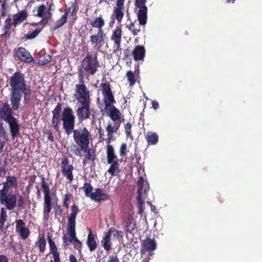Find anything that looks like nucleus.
Here are the masks:
<instances>
[{
	"instance_id": "13d9d810",
	"label": "nucleus",
	"mask_w": 262,
	"mask_h": 262,
	"mask_svg": "<svg viewBox=\"0 0 262 262\" xmlns=\"http://www.w3.org/2000/svg\"><path fill=\"white\" fill-rule=\"evenodd\" d=\"M44 133L47 135L48 139L51 142L54 141V137L52 132L49 130H46Z\"/></svg>"
},
{
	"instance_id": "bb28decb",
	"label": "nucleus",
	"mask_w": 262,
	"mask_h": 262,
	"mask_svg": "<svg viewBox=\"0 0 262 262\" xmlns=\"http://www.w3.org/2000/svg\"><path fill=\"white\" fill-rule=\"evenodd\" d=\"M132 55L135 61L143 60L145 56V49L143 46H136L133 52Z\"/></svg>"
},
{
	"instance_id": "393cba45",
	"label": "nucleus",
	"mask_w": 262,
	"mask_h": 262,
	"mask_svg": "<svg viewBox=\"0 0 262 262\" xmlns=\"http://www.w3.org/2000/svg\"><path fill=\"white\" fill-rule=\"evenodd\" d=\"M137 224L135 219L132 215H128L126 220L125 221V232L133 234V232L136 229Z\"/></svg>"
},
{
	"instance_id": "69168bd1",
	"label": "nucleus",
	"mask_w": 262,
	"mask_h": 262,
	"mask_svg": "<svg viewBox=\"0 0 262 262\" xmlns=\"http://www.w3.org/2000/svg\"><path fill=\"white\" fill-rule=\"evenodd\" d=\"M0 262H9V259L6 255H0Z\"/></svg>"
},
{
	"instance_id": "ddd939ff",
	"label": "nucleus",
	"mask_w": 262,
	"mask_h": 262,
	"mask_svg": "<svg viewBox=\"0 0 262 262\" xmlns=\"http://www.w3.org/2000/svg\"><path fill=\"white\" fill-rule=\"evenodd\" d=\"M75 85V92L78 95V102H91L90 92L84 84V79L82 82Z\"/></svg>"
},
{
	"instance_id": "c03bdc74",
	"label": "nucleus",
	"mask_w": 262,
	"mask_h": 262,
	"mask_svg": "<svg viewBox=\"0 0 262 262\" xmlns=\"http://www.w3.org/2000/svg\"><path fill=\"white\" fill-rule=\"evenodd\" d=\"M16 202V207H17L18 209H24L25 208L26 201L22 195H19L18 197L17 196Z\"/></svg>"
},
{
	"instance_id": "a18cd8bd",
	"label": "nucleus",
	"mask_w": 262,
	"mask_h": 262,
	"mask_svg": "<svg viewBox=\"0 0 262 262\" xmlns=\"http://www.w3.org/2000/svg\"><path fill=\"white\" fill-rule=\"evenodd\" d=\"M101 91L102 95L112 93L111 85L108 82L101 84Z\"/></svg>"
},
{
	"instance_id": "052dcab7",
	"label": "nucleus",
	"mask_w": 262,
	"mask_h": 262,
	"mask_svg": "<svg viewBox=\"0 0 262 262\" xmlns=\"http://www.w3.org/2000/svg\"><path fill=\"white\" fill-rule=\"evenodd\" d=\"M107 262H120L119 259L116 255L109 256Z\"/></svg>"
},
{
	"instance_id": "2f4dec72",
	"label": "nucleus",
	"mask_w": 262,
	"mask_h": 262,
	"mask_svg": "<svg viewBox=\"0 0 262 262\" xmlns=\"http://www.w3.org/2000/svg\"><path fill=\"white\" fill-rule=\"evenodd\" d=\"M28 17V13L26 10L15 14L13 17V25L15 27L25 20Z\"/></svg>"
},
{
	"instance_id": "1a4fd4ad",
	"label": "nucleus",
	"mask_w": 262,
	"mask_h": 262,
	"mask_svg": "<svg viewBox=\"0 0 262 262\" xmlns=\"http://www.w3.org/2000/svg\"><path fill=\"white\" fill-rule=\"evenodd\" d=\"M138 190H137V207L138 209V214H142L144 210V204L145 202L143 198L144 195H146L148 188V186H147V184H144L143 178L140 177L138 181Z\"/></svg>"
},
{
	"instance_id": "423d86ee",
	"label": "nucleus",
	"mask_w": 262,
	"mask_h": 262,
	"mask_svg": "<svg viewBox=\"0 0 262 262\" xmlns=\"http://www.w3.org/2000/svg\"><path fill=\"white\" fill-rule=\"evenodd\" d=\"M72 133L74 140L77 146L82 148L84 147H89L92 135L86 127H80L74 129Z\"/></svg>"
},
{
	"instance_id": "f257e3e1",
	"label": "nucleus",
	"mask_w": 262,
	"mask_h": 262,
	"mask_svg": "<svg viewBox=\"0 0 262 262\" xmlns=\"http://www.w3.org/2000/svg\"><path fill=\"white\" fill-rule=\"evenodd\" d=\"M3 188L0 189V204L7 210H12L16 207L17 195L9 192L10 190L15 189L18 186V180L15 176H8L6 181L2 183Z\"/></svg>"
},
{
	"instance_id": "b1692460",
	"label": "nucleus",
	"mask_w": 262,
	"mask_h": 262,
	"mask_svg": "<svg viewBox=\"0 0 262 262\" xmlns=\"http://www.w3.org/2000/svg\"><path fill=\"white\" fill-rule=\"evenodd\" d=\"M122 30L121 27H117L113 31L112 35L111 37L115 45L116 49L115 51L120 50L121 37H122Z\"/></svg>"
},
{
	"instance_id": "39448f33",
	"label": "nucleus",
	"mask_w": 262,
	"mask_h": 262,
	"mask_svg": "<svg viewBox=\"0 0 262 262\" xmlns=\"http://www.w3.org/2000/svg\"><path fill=\"white\" fill-rule=\"evenodd\" d=\"M61 119L64 133L68 136L71 135L74 130L75 124V116L72 108L69 106L63 108Z\"/></svg>"
},
{
	"instance_id": "2eb2a0df",
	"label": "nucleus",
	"mask_w": 262,
	"mask_h": 262,
	"mask_svg": "<svg viewBox=\"0 0 262 262\" xmlns=\"http://www.w3.org/2000/svg\"><path fill=\"white\" fill-rule=\"evenodd\" d=\"M70 161L67 157L62 158L61 163V169L62 175L71 183L74 179L73 171L74 167L72 164H69Z\"/></svg>"
},
{
	"instance_id": "ea45409f",
	"label": "nucleus",
	"mask_w": 262,
	"mask_h": 262,
	"mask_svg": "<svg viewBox=\"0 0 262 262\" xmlns=\"http://www.w3.org/2000/svg\"><path fill=\"white\" fill-rule=\"evenodd\" d=\"M36 245L38 247L40 253H43L45 251L46 246V241L44 235L39 238L36 243Z\"/></svg>"
},
{
	"instance_id": "f704fd0d",
	"label": "nucleus",
	"mask_w": 262,
	"mask_h": 262,
	"mask_svg": "<svg viewBox=\"0 0 262 262\" xmlns=\"http://www.w3.org/2000/svg\"><path fill=\"white\" fill-rule=\"evenodd\" d=\"M139 71H135L133 72L132 71L127 72L126 77L130 86H133L135 84L137 76H139Z\"/></svg>"
},
{
	"instance_id": "f03ea898",
	"label": "nucleus",
	"mask_w": 262,
	"mask_h": 262,
	"mask_svg": "<svg viewBox=\"0 0 262 262\" xmlns=\"http://www.w3.org/2000/svg\"><path fill=\"white\" fill-rule=\"evenodd\" d=\"M100 64L97 55L94 57L90 53L82 59L81 67L78 70L79 82L83 81L84 72L94 75L98 70Z\"/></svg>"
},
{
	"instance_id": "4be33fe9",
	"label": "nucleus",
	"mask_w": 262,
	"mask_h": 262,
	"mask_svg": "<svg viewBox=\"0 0 262 262\" xmlns=\"http://www.w3.org/2000/svg\"><path fill=\"white\" fill-rule=\"evenodd\" d=\"M157 248V244L154 238H147L141 244V252L142 254L145 252H152Z\"/></svg>"
},
{
	"instance_id": "412c9836",
	"label": "nucleus",
	"mask_w": 262,
	"mask_h": 262,
	"mask_svg": "<svg viewBox=\"0 0 262 262\" xmlns=\"http://www.w3.org/2000/svg\"><path fill=\"white\" fill-rule=\"evenodd\" d=\"M107 163L110 164V166L107 170V172L112 176H114L117 171L119 170V164L117 156L115 155L110 158L107 159Z\"/></svg>"
},
{
	"instance_id": "774afa93",
	"label": "nucleus",
	"mask_w": 262,
	"mask_h": 262,
	"mask_svg": "<svg viewBox=\"0 0 262 262\" xmlns=\"http://www.w3.org/2000/svg\"><path fill=\"white\" fill-rule=\"evenodd\" d=\"M152 104V107L154 110H157L159 107V103L157 101L154 100L151 102Z\"/></svg>"
},
{
	"instance_id": "9d476101",
	"label": "nucleus",
	"mask_w": 262,
	"mask_h": 262,
	"mask_svg": "<svg viewBox=\"0 0 262 262\" xmlns=\"http://www.w3.org/2000/svg\"><path fill=\"white\" fill-rule=\"evenodd\" d=\"M71 151L80 157L82 156V151H83L85 154V158L92 162H94L96 159L95 149L88 148V147H84L82 148H79L76 144H72L71 146Z\"/></svg>"
},
{
	"instance_id": "5fc2aeb1",
	"label": "nucleus",
	"mask_w": 262,
	"mask_h": 262,
	"mask_svg": "<svg viewBox=\"0 0 262 262\" xmlns=\"http://www.w3.org/2000/svg\"><path fill=\"white\" fill-rule=\"evenodd\" d=\"M7 11V5L6 4V1L4 0L3 4L1 6V15L3 17L6 16Z\"/></svg>"
},
{
	"instance_id": "7c9ffc66",
	"label": "nucleus",
	"mask_w": 262,
	"mask_h": 262,
	"mask_svg": "<svg viewBox=\"0 0 262 262\" xmlns=\"http://www.w3.org/2000/svg\"><path fill=\"white\" fill-rule=\"evenodd\" d=\"M145 138L149 145H156L159 141V136L158 134L152 132H147L145 135Z\"/></svg>"
},
{
	"instance_id": "9b49d317",
	"label": "nucleus",
	"mask_w": 262,
	"mask_h": 262,
	"mask_svg": "<svg viewBox=\"0 0 262 262\" xmlns=\"http://www.w3.org/2000/svg\"><path fill=\"white\" fill-rule=\"evenodd\" d=\"M76 114L78 120L82 122L90 118L91 115V102H78Z\"/></svg>"
},
{
	"instance_id": "09e8293b",
	"label": "nucleus",
	"mask_w": 262,
	"mask_h": 262,
	"mask_svg": "<svg viewBox=\"0 0 262 262\" xmlns=\"http://www.w3.org/2000/svg\"><path fill=\"white\" fill-rule=\"evenodd\" d=\"M42 29H36L34 31L30 34H26L25 38L26 40H31L35 38L41 31Z\"/></svg>"
},
{
	"instance_id": "dca6fc26",
	"label": "nucleus",
	"mask_w": 262,
	"mask_h": 262,
	"mask_svg": "<svg viewBox=\"0 0 262 262\" xmlns=\"http://www.w3.org/2000/svg\"><path fill=\"white\" fill-rule=\"evenodd\" d=\"M15 222L16 231L19 233L23 239H27L30 234V231L25 223L21 220H17Z\"/></svg>"
},
{
	"instance_id": "de8ad7c7",
	"label": "nucleus",
	"mask_w": 262,
	"mask_h": 262,
	"mask_svg": "<svg viewBox=\"0 0 262 262\" xmlns=\"http://www.w3.org/2000/svg\"><path fill=\"white\" fill-rule=\"evenodd\" d=\"M72 196V194L70 192H67L63 195V206L67 209L69 208V203Z\"/></svg>"
},
{
	"instance_id": "c9c22d12",
	"label": "nucleus",
	"mask_w": 262,
	"mask_h": 262,
	"mask_svg": "<svg viewBox=\"0 0 262 262\" xmlns=\"http://www.w3.org/2000/svg\"><path fill=\"white\" fill-rule=\"evenodd\" d=\"M140 26L136 20L130 21V24L126 26V28L131 32L134 36L137 35L140 31Z\"/></svg>"
},
{
	"instance_id": "79ce46f5",
	"label": "nucleus",
	"mask_w": 262,
	"mask_h": 262,
	"mask_svg": "<svg viewBox=\"0 0 262 262\" xmlns=\"http://www.w3.org/2000/svg\"><path fill=\"white\" fill-rule=\"evenodd\" d=\"M52 209V203L43 204V217L48 220Z\"/></svg>"
},
{
	"instance_id": "bf43d9fd",
	"label": "nucleus",
	"mask_w": 262,
	"mask_h": 262,
	"mask_svg": "<svg viewBox=\"0 0 262 262\" xmlns=\"http://www.w3.org/2000/svg\"><path fill=\"white\" fill-rule=\"evenodd\" d=\"M115 231H116V232L117 233V234H120L122 233V232L121 231L116 230L115 229V228H114V227H111V228H110L109 229V230H108V232H104V234H105V235H107V234H108V235H109V236L111 237V234H112V233H113V232H115Z\"/></svg>"
},
{
	"instance_id": "20e7f679",
	"label": "nucleus",
	"mask_w": 262,
	"mask_h": 262,
	"mask_svg": "<svg viewBox=\"0 0 262 262\" xmlns=\"http://www.w3.org/2000/svg\"><path fill=\"white\" fill-rule=\"evenodd\" d=\"M11 88L10 97L19 95L20 92H25L29 86L26 83L25 75L20 71L16 72L10 77L9 81Z\"/></svg>"
},
{
	"instance_id": "49530a36",
	"label": "nucleus",
	"mask_w": 262,
	"mask_h": 262,
	"mask_svg": "<svg viewBox=\"0 0 262 262\" xmlns=\"http://www.w3.org/2000/svg\"><path fill=\"white\" fill-rule=\"evenodd\" d=\"M37 14H35V16L42 17L44 16L46 12V7L43 4L39 5L37 8Z\"/></svg>"
},
{
	"instance_id": "0e129e2a",
	"label": "nucleus",
	"mask_w": 262,
	"mask_h": 262,
	"mask_svg": "<svg viewBox=\"0 0 262 262\" xmlns=\"http://www.w3.org/2000/svg\"><path fill=\"white\" fill-rule=\"evenodd\" d=\"M55 214H57L59 216H62V210L61 208V207L60 206H58L57 207V208L56 209Z\"/></svg>"
},
{
	"instance_id": "864d4df0",
	"label": "nucleus",
	"mask_w": 262,
	"mask_h": 262,
	"mask_svg": "<svg viewBox=\"0 0 262 262\" xmlns=\"http://www.w3.org/2000/svg\"><path fill=\"white\" fill-rule=\"evenodd\" d=\"M108 144V141L107 142ZM115 155V149L112 145L108 144L106 146V158L107 159Z\"/></svg>"
},
{
	"instance_id": "e433bc0d",
	"label": "nucleus",
	"mask_w": 262,
	"mask_h": 262,
	"mask_svg": "<svg viewBox=\"0 0 262 262\" xmlns=\"http://www.w3.org/2000/svg\"><path fill=\"white\" fill-rule=\"evenodd\" d=\"M103 102L105 105L104 109H107V107L114 105L113 104L116 102L113 93L103 95Z\"/></svg>"
},
{
	"instance_id": "c85d7f7f",
	"label": "nucleus",
	"mask_w": 262,
	"mask_h": 262,
	"mask_svg": "<svg viewBox=\"0 0 262 262\" xmlns=\"http://www.w3.org/2000/svg\"><path fill=\"white\" fill-rule=\"evenodd\" d=\"M86 245L91 252L95 251L97 247V243L95 240L94 235L91 229L89 230L87 237Z\"/></svg>"
},
{
	"instance_id": "3c124183",
	"label": "nucleus",
	"mask_w": 262,
	"mask_h": 262,
	"mask_svg": "<svg viewBox=\"0 0 262 262\" xmlns=\"http://www.w3.org/2000/svg\"><path fill=\"white\" fill-rule=\"evenodd\" d=\"M128 151L127 144L125 143L121 144L119 149V154L120 157H124L126 156L127 152Z\"/></svg>"
},
{
	"instance_id": "6e6d98bb",
	"label": "nucleus",
	"mask_w": 262,
	"mask_h": 262,
	"mask_svg": "<svg viewBox=\"0 0 262 262\" xmlns=\"http://www.w3.org/2000/svg\"><path fill=\"white\" fill-rule=\"evenodd\" d=\"M76 10V5L74 3H73L72 5L69 7L68 9L65 10L64 13H67V17L69 15V14H71V16L73 15V13L75 12Z\"/></svg>"
},
{
	"instance_id": "4d7b16f0",
	"label": "nucleus",
	"mask_w": 262,
	"mask_h": 262,
	"mask_svg": "<svg viewBox=\"0 0 262 262\" xmlns=\"http://www.w3.org/2000/svg\"><path fill=\"white\" fill-rule=\"evenodd\" d=\"M63 239V246L64 248H66L69 245L72 243L70 238L68 237L65 234L63 235L62 237Z\"/></svg>"
},
{
	"instance_id": "338daca9",
	"label": "nucleus",
	"mask_w": 262,
	"mask_h": 262,
	"mask_svg": "<svg viewBox=\"0 0 262 262\" xmlns=\"http://www.w3.org/2000/svg\"><path fill=\"white\" fill-rule=\"evenodd\" d=\"M7 172V170L4 167H0V177H4Z\"/></svg>"
},
{
	"instance_id": "6ab92c4d",
	"label": "nucleus",
	"mask_w": 262,
	"mask_h": 262,
	"mask_svg": "<svg viewBox=\"0 0 262 262\" xmlns=\"http://www.w3.org/2000/svg\"><path fill=\"white\" fill-rule=\"evenodd\" d=\"M124 2L121 0H117L116 6L113 10V15L118 23L122 21L124 15L123 11L124 8Z\"/></svg>"
},
{
	"instance_id": "e2e57ef3",
	"label": "nucleus",
	"mask_w": 262,
	"mask_h": 262,
	"mask_svg": "<svg viewBox=\"0 0 262 262\" xmlns=\"http://www.w3.org/2000/svg\"><path fill=\"white\" fill-rule=\"evenodd\" d=\"M49 21V18H46V17H43L41 19L40 21L38 22L40 25L42 26H46L48 24Z\"/></svg>"
},
{
	"instance_id": "5701e85b",
	"label": "nucleus",
	"mask_w": 262,
	"mask_h": 262,
	"mask_svg": "<svg viewBox=\"0 0 262 262\" xmlns=\"http://www.w3.org/2000/svg\"><path fill=\"white\" fill-rule=\"evenodd\" d=\"M41 187L42 188L44 194L43 204L52 203V198L49 185L46 182V178L42 176H41Z\"/></svg>"
},
{
	"instance_id": "473e14b6",
	"label": "nucleus",
	"mask_w": 262,
	"mask_h": 262,
	"mask_svg": "<svg viewBox=\"0 0 262 262\" xmlns=\"http://www.w3.org/2000/svg\"><path fill=\"white\" fill-rule=\"evenodd\" d=\"M6 209V207H2L0 209V230L2 232H5L4 225L8 218Z\"/></svg>"
},
{
	"instance_id": "aec40b11",
	"label": "nucleus",
	"mask_w": 262,
	"mask_h": 262,
	"mask_svg": "<svg viewBox=\"0 0 262 262\" xmlns=\"http://www.w3.org/2000/svg\"><path fill=\"white\" fill-rule=\"evenodd\" d=\"M13 109L8 103L5 102L3 103L0 108V117L1 119L7 121L14 118V117L12 116Z\"/></svg>"
},
{
	"instance_id": "680f3d73",
	"label": "nucleus",
	"mask_w": 262,
	"mask_h": 262,
	"mask_svg": "<svg viewBox=\"0 0 262 262\" xmlns=\"http://www.w3.org/2000/svg\"><path fill=\"white\" fill-rule=\"evenodd\" d=\"M6 132L5 130L3 123L0 121V137H3L5 136Z\"/></svg>"
},
{
	"instance_id": "a19ab883",
	"label": "nucleus",
	"mask_w": 262,
	"mask_h": 262,
	"mask_svg": "<svg viewBox=\"0 0 262 262\" xmlns=\"http://www.w3.org/2000/svg\"><path fill=\"white\" fill-rule=\"evenodd\" d=\"M13 25L11 18L9 17L5 21L4 23V32L2 34V36H5L10 29L11 26Z\"/></svg>"
},
{
	"instance_id": "a878e982",
	"label": "nucleus",
	"mask_w": 262,
	"mask_h": 262,
	"mask_svg": "<svg viewBox=\"0 0 262 262\" xmlns=\"http://www.w3.org/2000/svg\"><path fill=\"white\" fill-rule=\"evenodd\" d=\"M48 240L50 249V252L53 255V260L52 262H60V254L57 250V247L51 237L48 236Z\"/></svg>"
},
{
	"instance_id": "7ed1b4c3",
	"label": "nucleus",
	"mask_w": 262,
	"mask_h": 262,
	"mask_svg": "<svg viewBox=\"0 0 262 262\" xmlns=\"http://www.w3.org/2000/svg\"><path fill=\"white\" fill-rule=\"evenodd\" d=\"M106 114L110 117L114 122H109L106 127L107 135L109 137L108 143H110L112 139V134L116 133L121 125V122L124 120L120 111L115 105H112L105 109Z\"/></svg>"
},
{
	"instance_id": "0eeeda50",
	"label": "nucleus",
	"mask_w": 262,
	"mask_h": 262,
	"mask_svg": "<svg viewBox=\"0 0 262 262\" xmlns=\"http://www.w3.org/2000/svg\"><path fill=\"white\" fill-rule=\"evenodd\" d=\"M85 196L90 198L92 200L97 203L106 201L110 199V196L103 192L100 188H96L92 192L93 187L90 183H85L82 187Z\"/></svg>"
},
{
	"instance_id": "cd10ccee",
	"label": "nucleus",
	"mask_w": 262,
	"mask_h": 262,
	"mask_svg": "<svg viewBox=\"0 0 262 262\" xmlns=\"http://www.w3.org/2000/svg\"><path fill=\"white\" fill-rule=\"evenodd\" d=\"M6 122L9 123L10 133L12 137H17L19 134L20 130L19 125L17 122V119L14 117Z\"/></svg>"
},
{
	"instance_id": "8fccbe9b",
	"label": "nucleus",
	"mask_w": 262,
	"mask_h": 262,
	"mask_svg": "<svg viewBox=\"0 0 262 262\" xmlns=\"http://www.w3.org/2000/svg\"><path fill=\"white\" fill-rule=\"evenodd\" d=\"M132 125L130 123L127 122L124 125L125 133L127 138H130L133 139V137L132 135Z\"/></svg>"
},
{
	"instance_id": "37998d69",
	"label": "nucleus",
	"mask_w": 262,
	"mask_h": 262,
	"mask_svg": "<svg viewBox=\"0 0 262 262\" xmlns=\"http://www.w3.org/2000/svg\"><path fill=\"white\" fill-rule=\"evenodd\" d=\"M51 56L49 54H45L40 57L38 60V64L40 66H45L51 61Z\"/></svg>"
},
{
	"instance_id": "f8f14e48",
	"label": "nucleus",
	"mask_w": 262,
	"mask_h": 262,
	"mask_svg": "<svg viewBox=\"0 0 262 262\" xmlns=\"http://www.w3.org/2000/svg\"><path fill=\"white\" fill-rule=\"evenodd\" d=\"M30 86H29L26 88L25 92H20L19 95L14 96L10 97L11 105L14 110H18L20 107L21 99L24 95V102L27 103L30 101L31 99Z\"/></svg>"
},
{
	"instance_id": "4c0bfd02",
	"label": "nucleus",
	"mask_w": 262,
	"mask_h": 262,
	"mask_svg": "<svg viewBox=\"0 0 262 262\" xmlns=\"http://www.w3.org/2000/svg\"><path fill=\"white\" fill-rule=\"evenodd\" d=\"M101 246L107 251H109L111 249L112 242L111 237L108 234H104L103 238L101 241Z\"/></svg>"
},
{
	"instance_id": "a211bd4d",
	"label": "nucleus",
	"mask_w": 262,
	"mask_h": 262,
	"mask_svg": "<svg viewBox=\"0 0 262 262\" xmlns=\"http://www.w3.org/2000/svg\"><path fill=\"white\" fill-rule=\"evenodd\" d=\"M16 57L21 61L27 63H31L34 59L29 51L23 47L18 48L16 51Z\"/></svg>"
},
{
	"instance_id": "c756f323",
	"label": "nucleus",
	"mask_w": 262,
	"mask_h": 262,
	"mask_svg": "<svg viewBox=\"0 0 262 262\" xmlns=\"http://www.w3.org/2000/svg\"><path fill=\"white\" fill-rule=\"evenodd\" d=\"M90 24L92 27L97 28V31H103L102 28L105 25V21L102 16L96 17L94 20H91Z\"/></svg>"
},
{
	"instance_id": "f3484780",
	"label": "nucleus",
	"mask_w": 262,
	"mask_h": 262,
	"mask_svg": "<svg viewBox=\"0 0 262 262\" xmlns=\"http://www.w3.org/2000/svg\"><path fill=\"white\" fill-rule=\"evenodd\" d=\"M106 34L103 31H97V34L90 36V42L92 45L100 48L105 42Z\"/></svg>"
},
{
	"instance_id": "58836bf2",
	"label": "nucleus",
	"mask_w": 262,
	"mask_h": 262,
	"mask_svg": "<svg viewBox=\"0 0 262 262\" xmlns=\"http://www.w3.org/2000/svg\"><path fill=\"white\" fill-rule=\"evenodd\" d=\"M61 121V119L60 116L52 115L51 126L57 132H59Z\"/></svg>"
},
{
	"instance_id": "72a5a7b5",
	"label": "nucleus",
	"mask_w": 262,
	"mask_h": 262,
	"mask_svg": "<svg viewBox=\"0 0 262 262\" xmlns=\"http://www.w3.org/2000/svg\"><path fill=\"white\" fill-rule=\"evenodd\" d=\"M67 22V13H64L62 16L56 20L55 25L51 27V31H55L57 29L61 28L63 25Z\"/></svg>"
},
{
	"instance_id": "4468645a",
	"label": "nucleus",
	"mask_w": 262,
	"mask_h": 262,
	"mask_svg": "<svg viewBox=\"0 0 262 262\" xmlns=\"http://www.w3.org/2000/svg\"><path fill=\"white\" fill-rule=\"evenodd\" d=\"M146 0H135L137 7L140 8L138 13V20L139 24L145 25L147 19V8L145 6Z\"/></svg>"
},
{
	"instance_id": "603ef678",
	"label": "nucleus",
	"mask_w": 262,
	"mask_h": 262,
	"mask_svg": "<svg viewBox=\"0 0 262 262\" xmlns=\"http://www.w3.org/2000/svg\"><path fill=\"white\" fill-rule=\"evenodd\" d=\"M62 104L58 103L54 110L52 111V115L60 116V113L62 111Z\"/></svg>"
},
{
	"instance_id": "6e6552de",
	"label": "nucleus",
	"mask_w": 262,
	"mask_h": 262,
	"mask_svg": "<svg viewBox=\"0 0 262 262\" xmlns=\"http://www.w3.org/2000/svg\"><path fill=\"white\" fill-rule=\"evenodd\" d=\"M80 210L78 206L74 203L71 207V212L68 217L67 233L70 235L72 242L77 238L76 233V218Z\"/></svg>"
}]
</instances>
